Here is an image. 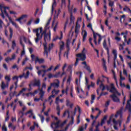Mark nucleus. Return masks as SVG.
Listing matches in <instances>:
<instances>
[{
	"label": "nucleus",
	"mask_w": 131,
	"mask_h": 131,
	"mask_svg": "<svg viewBox=\"0 0 131 131\" xmlns=\"http://www.w3.org/2000/svg\"><path fill=\"white\" fill-rule=\"evenodd\" d=\"M113 120V123L114 124V128L116 130H118V127H121V123L123 122L124 119L122 118V110L118 111L115 115H112L110 118V120L107 121V124L111 123V121Z\"/></svg>",
	"instance_id": "obj_1"
},
{
	"label": "nucleus",
	"mask_w": 131,
	"mask_h": 131,
	"mask_svg": "<svg viewBox=\"0 0 131 131\" xmlns=\"http://www.w3.org/2000/svg\"><path fill=\"white\" fill-rule=\"evenodd\" d=\"M106 89H107V91H109V90H110V92L111 93H113V95H111V97L112 98L114 102H116V103H120L119 99L116 95H118V96H120V93H118V91H117V90L115 88V86H114V83L111 84L110 88L109 86H105L104 84H103V83H101L100 85V89H97V95H100V91H101V90L102 92H104V91H105Z\"/></svg>",
	"instance_id": "obj_2"
},
{
	"label": "nucleus",
	"mask_w": 131,
	"mask_h": 131,
	"mask_svg": "<svg viewBox=\"0 0 131 131\" xmlns=\"http://www.w3.org/2000/svg\"><path fill=\"white\" fill-rule=\"evenodd\" d=\"M33 32L36 33V36H37L36 38H35L36 43L38 42V40L42 37V35H44V40L45 41L51 40V31H49V34H46V31H42V27H40L33 29Z\"/></svg>",
	"instance_id": "obj_3"
},
{
	"label": "nucleus",
	"mask_w": 131,
	"mask_h": 131,
	"mask_svg": "<svg viewBox=\"0 0 131 131\" xmlns=\"http://www.w3.org/2000/svg\"><path fill=\"white\" fill-rule=\"evenodd\" d=\"M81 17H78L77 21L76 23V26H75V34L74 32H70L69 34V37L70 38L68 39L67 42V47L68 49H69V42H70V40L72 39L73 38V42L72 45L74 43V42L75 41L76 37H77V34H78V32H79V29L80 28V25L78 24L79 22H81Z\"/></svg>",
	"instance_id": "obj_4"
},
{
	"label": "nucleus",
	"mask_w": 131,
	"mask_h": 131,
	"mask_svg": "<svg viewBox=\"0 0 131 131\" xmlns=\"http://www.w3.org/2000/svg\"><path fill=\"white\" fill-rule=\"evenodd\" d=\"M9 9H10V7H6L4 4H0V10L2 12L1 16L4 19H5V15L6 16V17L8 18L10 22L12 24L13 26H14L15 28L18 29L19 28V26L17 25V23L13 21L12 17H11L9 15L8 12H7L6 10H9Z\"/></svg>",
	"instance_id": "obj_5"
},
{
	"label": "nucleus",
	"mask_w": 131,
	"mask_h": 131,
	"mask_svg": "<svg viewBox=\"0 0 131 131\" xmlns=\"http://www.w3.org/2000/svg\"><path fill=\"white\" fill-rule=\"evenodd\" d=\"M40 85V82L39 81V80H35L34 83L33 84H30L29 85V89H28V91H31L32 89L31 88V86H38V91H40V92L39 93V95L40 96L39 98H35L34 99V101L35 102H38L39 100H41L42 101V98H43V96H45V91H42V90L39 89V86Z\"/></svg>",
	"instance_id": "obj_6"
},
{
	"label": "nucleus",
	"mask_w": 131,
	"mask_h": 131,
	"mask_svg": "<svg viewBox=\"0 0 131 131\" xmlns=\"http://www.w3.org/2000/svg\"><path fill=\"white\" fill-rule=\"evenodd\" d=\"M86 53V50H85V49L83 48L81 53L76 55V57H77L78 58H76L75 66H77V64H78V61H79V60H81V61H84V60L86 59V56L85 55Z\"/></svg>",
	"instance_id": "obj_7"
},
{
	"label": "nucleus",
	"mask_w": 131,
	"mask_h": 131,
	"mask_svg": "<svg viewBox=\"0 0 131 131\" xmlns=\"http://www.w3.org/2000/svg\"><path fill=\"white\" fill-rule=\"evenodd\" d=\"M75 84H76V89L77 90V92L78 94H80L81 95H83L84 92L81 89V87H80V79H75Z\"/></svg>",
	"instance_id": "obj_8"
},
{
	"label": "nucleus",
	"mask_w": 131,
	"mask_h": 131,
	"mask_svg": "<svg viewBox=\"0 0 131 131\" xmlns=\"http://www.w3.org/2000/svg\"><path fill=\"white\" fill-rule=\"evenodd\" d=\"M28 18V14H23L18 18L16 19V21L19 22L20 24L23 23H26L27 22V19Z\"/></svg>",
	"instance_id": "obj_9"
},
{
	"label": "nucleus",
	"mask_w": 131,
	"mask_h": 131,
	"mask_svg": "<svg viewBox=\"0 0 131 131\" xmlns=\"http://www.w3.org/2000/svg\"><path fill=\"white\" fill-rule=\"evenodd\" d=\"M54 118H55V120L57 121V122L54 121L51 124V126L52 128H59V127H60V122H61V121L59 120V119H58V117H54Z\"/></svg>",
	"instance_id": "obj_10"
},
{
	"label": "nucleus",
	"mask_w": 131,
	"mask_h": 131,
	"mask_svg": "<svg viewBox=\"0 0 131 131\" xmlns=\"http://www.w3.org/2000/svg\"><path fill=\"white\" fill-rule=\"evenodd\" d=\"M58 14H55L54 15V20H53V22L52 23V26L54 27L53 30L54 32H56L57 31V28H58V25L59 24V21L58 20H56L57 18H58Z\"/></svg>",
	"instance_id": "obj_11"
},
{
	"label": "nucleus",
	"mask_w": 131,
	"mask_h": 131,
	"mask_svg": "<svg viewBox=\"0 0 131 131\" xmlns=\"http://www.w3.org/2000/svg\"><path fill=\"white\" fill-rule=\"evenodd\" d=\"M121 35H123L124 41L126 42L127 45H130L131 39L128 38L127 40V34H128V31H125L121 33Z\"/></svg>",
	"instance_id": "obj_12"
},
{
	"label": "nucleus",
	"mask_w": 131,
	"mask_h": 131,
	"mask_svg": "<svg viewBox=\"0 0 131 131\" xmlns=\"http://www.w3.org/2000/svg\"><path fill=\"white\" fill-rule=\"evenodd\" d=\"M93 36L95 45H98V43L97 42V39H98V43H101V40H102V36H101V35L96 33H94Z\"/></svg>",
	"instance_id": "obj_13"
},
{
	"label": "nucleus",
	"mask_w": 131,
	"mask_h": 131,
	"mask_svg": "<svg viewBox=\"0 0 131 131\" xmlns=\"http://www.w3.org/2000/svg\"><path fill=\"white\" fill-rule=\"evenodd\" d=\"M57 82H54L51 83V86H49L48 89L47 91L48 93H50V91L52 89V88H54V89H56V88H59V85L60 84V81H58V80H56Z\"/></svg>",
	"instance_id": "obj_14"
},
{
	"label": "nucleus",
	"mask_w": 131,
	"mask_h": 131,
	"mask_svg": "<svg viewBox=\"0 0 131 131\" xmlns=\"http://www.w3.org/2000/svg\"><path fill=\"white\" fill-rule=\"evenodd\" d=\"M104 80H106L107 82H109V78L108 77H105V76L102 75L101 77H99L97 80V84H100V83H102Z\"/></svg>",
	"instance_id": "obj_15"
},
{
	"label": "nucleus",
	"mask_w": 131,
	"mask_h": 131,
	"mask_svg": "<svg viewBox=\"0 0 131 131\" xmlns=\"http://www.w3.org/2000/svg\"><path fill=\"white\" fill-rule=\"evenodd\" d=\"M41 68L43 69H46V68H48V67L47 66H41L40 67L36 66V69L37 70V74L38 75H40L41 74V72H43V70H41Z\"/></svg>",
	"instance_id": "obj_16"
},
{
	"label": "nucleus",
	"mask_w": 131,
	"mask_h": 131,
	"mask_svg": "<svg viewBox=\"0 0 131 131\" xmlns=\"http://www.w3.org/2000/svg\"><path fill=\"white\" fill-rule=\"evenodd\" d=\"M81 35L82 36V41H85L86 37L88 36V32L84 30V28L83 27L82 28Z\"/></svg>",
	"instance_id": "obj_17"
},
{
	"label": "nucleus",
	"mask_w": 131,
	"mask_h": 131,
	"mask_svg": "<svg viewBox=\"0 0 131 131\" xmlns=\"http://www.w3.org/2000/svg\"><path fill=\"white\" fill-rule=\"evenodd\" d=\"M38 93V90H35L34 93H29L26 94L23 93V97H25V98H26V97H34L36 94Z\"/></svg>",
	"instance_id": "obj_18"
},
{
	"label": "nucleus",
	"mask_w": 131,
	"mask_h": 131,
	"mask_svg": "<svg viewBox=\"0 0 131 131\" xmlns=\"http://www.w3.org/2000/svg\"><path fill=\"white\" fill-rule=\"evenodd\" d=\"M103 46L104 48V49H105V50H106L107 51V58H108V62H110V54L109 53V48H107V43H106V40L105 39L103 42Z\"/></svg>",
	"instance_id": "obj_19"
},
{
	"label": "nucleus",
	"mask_w": 131,
	"mask_h": 131,
	"mask_svg": "<svg viewBox=\"0 0 131 131\" xmlns=\"http://www.w3.org/2000/svg\"><path fill=\"white\" fill-rule=\"evenodd\" d=\"M57 6V2H56V0H53V2L52 3V14L54 13V12H55L56 15H59V13H57V11L55 10V8H56Z\"/></svg>",
	"instance_id": "obj_20"
},
{
	"label": "nucleus",
	"mask_w": 131,
	"mask_h": 131,
	"mask_svg": "<svg viewBox=\"0 0 131 131\" xmlns=\"http://www.w3.org/2000/svg\"><path fill=\"white\" fill-rule=\"evenodd\" d=\"M63 38V32H60V37H59V36H56L55 37H53V41H56L57 39H62Z\"/></svg>",
	"instance_id": "obj_21"
},
{
	"label": "nucleus",
	"mask_w": 131,
	"mask_h": 131,
	"mask_svg": "<svg viewBox=\"0 0 131 131\" xmlns=\"http://www.w3.org/2000/svg\"><path fill=\"white\" fill-rule=\"evenodd\" d=\"M59 92H60L59 90H56L55 89L53 90V91L52 92V95H51L49 98V100H51V99H52V98H55V95H57V94H59Z\"/></svg>",
	"instance_id": "obj_22"
},
{
	"label": "nucleus",
	"mask_w": 131,
	"mask_h": 131,
	"mask_svg": "<svg viewBox=\"0 0 131 131\" xmlns=\"http://www.w3.org/2000/svg\"><path fill=\"white\" fill-rule=\"evenodd\" d=\"M130 102H131V95H130V100L127 101L126 106V108L128 110L129 112H131V105L130 103H129Z\"/></svg>",
	"instance_id": "obj_23"
},
{
	"label": "nucleus",
	"mask_w": 131,
	"mask_h": 131,
	"mask_svg": "<svg viewBox=\"0 0 131 131\" xmlns=\"http://www.w3.org/2000/svg\"><path fill=\"white\" fill-rule=\"evenodd\" d=\"M54 68V66H51L49 68H48L47 70H43V74L42 75V77H43L45 75H46V72H49V71H52L53 70V69Z\"/></svg>",
	"instance_id": "obj_24"
},
{
	"label": "nucleus",
	"mask_w": 131,
	"mask_h": 131,
	"mask_svg": "<svg viewBox=\"0 0 131 131\" xmlns=\"http://www.w3.org/2000/svg\"><path fill=\"white\" fill-rule=\"evenodd\" d=\"M69 12L70 13H71V15H70L71 23H74L75 17H74V16L72 15V9H69Z\"/></svg>",
	"instance_id": "obj_25"
},
{
	"label": "nucleus",
	"mask_w": 131,
	"mask_h": 131,
	"mask_svg": "<svg viewBox=\"0 0 131 131\" xmlns=\"http://www.w3.org/2000/svg\"><path fill=\"white\" fill-rule=\"evenodd\" d=\"M51 23V20H49L46 26H45V30L44 31H46V34H47V30L50 29V24Z\"/></svg>",
	"instance_id": "obj_26"
},
{
	"label": "nucleus",
	"mask_w": 131,
	"mask_h": 131,
	"mask_svg": "<svg viewBox=\"0 0 131 131\" xmlns=\"http://www.w3.org/2000/svg\"><path fill=\"white\" fill-rule=\"evenodd\" d=\"M9 86V83H5V82L2 81V85H1V88L2 90H5V89H7Z\"/></svg>",
	"instance_id": "obj_27"
},
{
	"label": "nucleus",
	"mask_w": 131,
	"mask_h": 131,
	"mask_svg": "<svg viewBox=\"0 0 131 131\" xmlns=\"http://www.w3.org/2000/svg\"><path fill=\"white\" fill-rule=\"evenodd\" d=\"M43 47H44V55H46V56L48 57V55L49 54V50H48V48L47 47V43L45 42L43 43Z\"/></svg>",
	"instance_id": "obj_28"
},
{
	"label": "nucleus",
	"mask_w": 131,
	"mask_h": 131,
	"mask_svg": "<svg viewBox=\"0 0 131 131\" xmlns=\"http://www.w3.org/2000/svg\"><path fill=\"white\" fill-rule=\"evenodd\" d=\"M26 109H27V108L25 105L23 106L22 111H20L18 114L19 115H20V117H23V115L24 114V112L25 111V110H26Z\"/></svg>",
	"instance_id": "obj_29"
},
{
	"label": "nucleus",
	"mask_w": 131,
	"mask_h": 131,
	"mask_svg": "<svg viewBox=\"0 0 131 131\" xmlns=\"http://www.w3.org/2000/svg\"><path fill=\"white\" fill-rule=\"evenodd\" d=\"M24 76V78L26 79L28 78V77L29 76V71H27L26 75L25 74H23L19 76V78H22Z\"/></svg>",
	"instance_id": "obj_30"
},
{
	"label": "nucleus",
	"mask_w": 131,
	"mask_h": 131,
	"mask_svg": "<svg viewBox=\"0 0 131 131\" xmlns=\"http://www.w3.org/2000/svg\"><path fill=\"white\" fill-rule=\"evenodd\" d=\"M59 46H60V51L61 53V51L64 50V47H65V43L63 41H60L59 42Z\"/></svg>",
	"instance_id": "obj_31"
},
{
	"label": "nucleus",
	"mask_w": 131,
	"mask_h": 131,
	"mask_svg": "<svg viewBox=\"0 0 131 131\" xmlns=\"http://www.w3.org/2000/svg\"><path fill=\"white\" fill-rule=\"evenodd\" d=\"M55 103L57 105V108H56L57 111H61V108H60V105H59V97L56 98Z\"/></svg>",
	"instance_id": "obj_32"
},
{
	"label": "nucleus",
	"mask_w": 131,
	"mask_h": 131,
	"mask_svg": "<svg viewBox=\"0 0 131 131\" xmlns=\"http://www.w3.org/2000/svg\"><path fill=\"white\" fill-rule=\"evenodd\" d=\"M70 88L71 89V93H72V92L73 91V86H72V85H70V86H67L66 91V95H68V90H69Z\"/></svg>",
	"instance_id": "obj_33"
},
{
	"label": "nucleus",
	"mask_w": 131,
	"mask_h": 131,
	"mask_svg": "<svg viewBox=\"0 0 131 131\" xmlns=\"http://www.w3.org/2000/svg\"><path fill=\"white\" fill-rule=\"evenodd\" d=\"M39 63V64H41L45 62V60L43 59H39L38 58H36L35 60V63Z\"/></svg>",
	"instance_id": "obj_34"
},
{
	"label": "nucleus",
	"mask_w": 131,
	"mask_h": 131,
	"mask_svg": "<svg viewBox=\"0 0 131 131\" xmlns=\"http://www.w3.org/2000/svg\"><path fill=\"white\" fill-rule=\"evenodd\" d=\"M28 114L29 117H30V118H31L32 116H33L34 114L32 110H30L26 113V115H28Z\"/></svg>",
	"instance_id": "obj_35"
},
{
	"label": "nucleus",
	"mask_w": 131,
	"mask_h": 131,
	"mask_svg": "<svg viewBox=\"0 0 131 131\" xmlns=\"http://www.w3.org/2000/svg\"><path fill=\"white\" fill-rule=\"evenodd\" d=\"M123 11H124L125 12H127V13H128V14H130V15H131V10L130 9L127 7V6H125L124 8H123Z\"/></svg>",
	"instance_id": "obj_36"
},
{
	"label": "nucleus",
	"mask_w": 131,
	"mask_h": 131,
	"mask_svg": "<svg viewBox=\"0 0 131 131\" xmlns=\"http://www.w3.org/2000/svg\"><path fill=\"white\" fill-rule=\"evenodd\" d=\"M70 75L69 76L68 80H67V83H69V84L70 83V81H71V78H72V70H71Z\"/></svg>",
	"instance_id": "obj_37"
},
{
	"label": "nucleus",
	"mask_w": 131,
	"mask_h": 131,
	"mask_svg": "<svg viewBox=\"0 0 131 131\" xmlns=\"http://www.w3.org/2000/svg\"><path fill=\"white\" fill-rule=\"evenodd\" d=\"M120 82H122L123 80H125V78L122 76V72H120Z\"/></svg>",
	"instance_id": "obj_38"
},
{
	"label": "nucleus",
	"mask_w": 131,
	"mask_h": 131,
	"mask_svg": "<svg viewBox=\"0 0 131 131\" xmlns=\"http://www.w3.org/2000/svg\"><path fill=\"white\" fill-rule=\"evenodd\" d=\"M34 126H36V127H38V124L36 122H34V126H31L30 129L31 131L34 129Z\"/></svg>",
	"instance_id": "obj_39"
},
{
	"label": "nucleus",
	"mask_w": 131,
	"mask_h": 131,
	"mask_svg": "<svg viewBox=\"0 0 131 131\" xmlns=\"http://www.w3.org/2000/svg\"><path fill=\"white\" fill-rule=\"evenodd\" d=\"M20 43L23 47V50L21 52V56L22 57V56H24V55H25V49H24V45H23V43H22L21 40L20 41Z\"/></svg>",
	"instance_id": "obj_40"
},
{
	"label": "nucleus",
	"mask_w": 131,
	"mask_h": 131,
	"mask_svg": "<svg viewBox=\"0 0 131 131\" xmlns=\"http://www.w3.org/2000/svg\"><path fill=\"white\" fill-rule=\"evenodd\" d=\"M66 115H68V117H70V114L69 113V110H66L64 113L63 114V117H65Z\"/></svg>",
	"instance_id": "obj_41"
},
{
	"label": "nucleus",
	"mask_w": 131,
	"mask_h": 131,
	"mask_svg": "<svg viewBox=\"0 0 131 131\" xmlns=\"http://www.w3.org/2000/svg\"><path fill=\"white\" fill-rule=\"evenodd\" d=\"M102 62H103V68L105 71H107V67H106V60H105V59L104 58L102 59Z\"/></svg>",
	"instance_id": "obj_42"
},
{
	"label": "nucleus",
	"mask_w": 131,
	"mask_h": 131,
	"mask_svg": "<svg viewBox=\"0 0 131 131\" xmlns=\"http://www.w3.org/2000/svg\"><path fill=\"white\" fill-rule=\"evenodd\" d=\"M67 106L68 107H70V108H72V107L73 106V103H70L69 100H67Z\"/></svg>",
	"instance_id": "obj_43"
},
{
	"label": "nucleus",
	"mask_w": 131,
	"mask_h": 131,
	"mask_svg": "<svg viewBox=\"0 0 131 131\" xmlns=\"http://www.w3.org/2000/svg\"><path fill=\"white\" fill-rule=\"evenodd\" d=\"M19 77H20V76L18 77L15 76L12 78L13 80L16 81V82H15L16 89H17V83L18 82V78H19Z\"/></svg>",
	"instance_id": "obj_44"
},
{
	"label": "nucleus",
	"mask_w": 131,
	"mask_h": 131,
	"mask_svg": "<svg viewBox=\"0 0 131 131\" xmlns=\"http://www.w3.org/2000/svg\"><path fill=\"white\" fill-rule=\"evenodd\" d=\"M112 72L114 74V79H115V80L116 81V84L117 86H118V82H117V79L116 78V75H115V73L114 72V71H112Z\"/></svg>",
	"instance_id": "obj_45"
},
{
	"label": "nucleus",
	"mask_w": 131,
	"mask_h": 131,
	"mask_svg": "<svg viewBox=\"0 0 131 131\" xmlns=\"http://www.w3.org/2000/svg\"><path fill=\"white\" fill-rule=\"evenodd\" d=\"M84 68H85L88 71V72H89V73H92V69H91V67H90V66H84Z\"/></svg>",
	"instance_id": "obj_46"
},
{
	"label": "nucleus",
	"mask_w": 131,
	"mask_h": 131,
	"mask_svg": "<svg viewBox=\"0 0 131 131\" xmlns=\"http://www.w3.org/2000/svg\"><path fill=\"white\" fill-rule=\"evenodd\" d=\"M9 32L10 33V39H11V38H12V37H13V32H14L13 29L11 27L9 28Z\"/></svg>",
	"instance_id": "obj_47"
},
{
	"label": "nucleus",
	"mask_w": 131,
	"mask_h": 131,
	"mask_svg": "<svg viewBox=\"0 0 131 131\" xmlns=\"http://www.w3.org/2000/svg\"><path fill=\"white\" fill-rule=\"evenodd\" d=\"M5 79L7 81V82H10V81H11V76L7 75L5 76Z\"/></svg>",
	"instance_id": "obj_48"
},
{
	"label": "nucleus",
	"mask_w": 131,
	"mask_h": 131,
	"mask_svg": "<svg viewBox=\"0 0 131 131\" xmlns=\"http://www.w3.org/2000/svg\"><path fill=\"white\" fill-rule=\"evenodd\" d=\"M118 45L119 46V49L120 51H122L123 50V48L124 47V43H123V44L118 43Z\"/></svg>",
	"instance_id": "obj_49"
},
{
	"label": "nucleus",
	"mask_w": 131,
	"mask_h": 131,
	"mask_svg": "<svg viewBox=\"0 0 131 131\" xmlns=\"http://www.w3.org/2000/svg\"><path fill=\"white\" fill-rule=\"evenodd\" d=\"M86 127H88V124H85V127L81 126L79 129V131H83L84 129H86Z\"/></svg>",
	"instance_id": "obj_50"
},
{
	"label": "nucleus",
	"mask_w": 131,
	"mask_h": 131,
	"mask_svg": "<svg viewBox=\"0 0 131 131\" xmlns=\"http://www.w3.org/2000/svg\"><path fill=\"white\" fill-rule=\"evenodd\" d=\"M113 54L114 55L115 59H116V58H117V51L115 49H114L113 50Z\"/></svg>",
	"instance_id": "obj_51"
},
{
	"label": "nucleus",
	"mask_w": 131,
	"mask_h": 131,
	"mask_svg": "<svg viewBox=\"0 0 131 131\" xmlns=\"http://www.w3.org/2000/svg\"><path fill=\"white\" fill-rule=\"evenodd\" d=\"M25 91H26V88H24L23 89L19 92V93L18 94V95H16V97H19V96H20V95H21V94H23V93H24V92H25Z\"/></svg>",
	"instance_id": "obj_52"
},
{
	"label": "nucleus",
	"mask_w": 131,
	"mask_h": 131,
	"mask_svg": "<svg viewBox=\"0 0 131 131\" xmlns=\"http://www.w3.org/2000/svg\"><path fill=\"white\" fill-rule=\"evenodd\" d=\"M69 9L70 10L72 9V12H73V13H76V11H77L76 8H73V6H72L71 8H69Z\"/></svg>",
	"instance_id": "obj_53"
},
{
	"label": "nucleus",
	"mask_w": 131,
	"mask_h": 131,
	"mask_svg": "<svg viewBox=\"0 0 131 131\" xmlns=\"http://www.w3.org/2000/svg\"><path fill=\"white\" fill-rule=\"evenodd\" d=\"M95 85H96V84L93 82H91V84L88 85V90H90L91 86H92V88H94L95 86Z\"/></svg>",
	"instance_id": "obj_54"
},
{
	"label": "nucleus",
	"mask_w": 131,
	"mask_h": 131,
	"mask_svg": "<svg viewBox=\"0 0 131 131\" xmlns=\"http://www.w3.org/2000/svg\"><path fill=\"white\" fill-rule=\"evenodd\" d=\"M76 110H78L79 113H80V108L79 107V106H77V107L75 108L74 115H75V114H76Z\"/></svg>",
	"instance_id": "obj_55"
},
{
	"label": "nucleus",
	"mask_w": 131,
	"mask_h": 131,
	"mask_svg": "<svg viewBox=\"0 0 131 131\" xmlns=\"http://www.w3.org/2000/svg\"><path fill=\"white\" fill-rule=\"evenodd\" d=\"M48 78H49L50 79H51V78H54V74H53L52 73H50L49 74H48Z\"/></svg>",
	"instance_id": "obj_56"
},
{
	"label": "nucleus",
	"mask_w": 131,
	"mask_h": 131,
	"mask_svg": "<svg viewBox=\"0 0 131 131\" xmlns=\"http://www.w3.org/2000/svg\"><path fill=\"white\" fill-rule=\"evenodd\" d=\"M2 130L3 131H8V129H7V127L6 126V124L4 123L3 126L2 127Z\"/></svg>",
	"instance_id": "obj_57"
},
{
	"label": "nucleus",
	"mask_w": 131,
	"mask_h": 131,
	"mask_svg": "<svg viewBox=\"0 0 131 131\" xmlns=\"http://www.w3.org/2000/svg\"><path fill=\"white\" fill-rule=\"evenodd\" d=\"M9 13L11 15H13V16H16L17 15V13L15 11H10Z\"/></svg>",
	"instance_id": "obj_58"
},
{
	"label": "nucleus",
	"mask_w": 131,
	"mask_h": 131,
	"mask_svg": "<svg viewBox=\"0 0 131 131\" xmlns=\"http://www.w3.org/2000/svg\"><path fill=\"white\" fill-rule=\"evenodd\" d=\"M108 6H109V7H111V8H112V7H113V6H114V2L110 1Z\"/></svg>",
	"instance_id": "obj_59"
},
{
	"label": "nucleus",
	"mask_w": 131,
	"mask_h": 131,
	"mask_svg": "<svg viewBox=\"0 0 131 131\" xmlns=\"http://www.w3.org/2000/svg\"><path fill=\"white\" fill-rule=\"evenodd\" d=\"M95 98H96V96L94 95H92L91 101V104H93V103H94V100H95Z\"/></svg>",
	"instance_id": "obj_60"
},
{
	"label": "nucleus",
	"mask_w": 131,
	"mask_h": 131,
	"mask_svg": "<svg viewBox=\"0 0 131 131\" xmlns=\"http://www.w3.org/2000/svg\"><path fill=\"white\" fill-rule=\"evenodd\" d=\"M32 21H33V19L31 18L29 20H28V23H27V25L29 26L30 25H31V23H32Z\"/></svg>",
	"instance_id": "obj_61"
},
{
	"label": "nucleus",
	"mask_w": 131,
	"mask_h": 131,
	"mask_svg": "<svg viewBox=\"0 0 131 131\" xmlns=\"http://www.w3.org/2000/svg\"><path fill=\"white\" fill-rule=\"evenodd\" d=\"M15 48H16V41L13 40L12 41V49L15 50Z\"/></svg>",
	"instance_id": "obj_62"
},
{
	"label": "nucleus",
	"mask_w": 131,
	"mask_h": 131,
	"mask_svg": "<svg viewBox=\"0 0 131 131\" xmlns=\"http://www.w3.org/2000/svg\"><path fill=\"white\" fill-rule=\"evenodd\" d=\"M5 61H6V62H7V63H9L10 61H12V60L10 57H8L5 59Z\"/></svg>",
	"instance_id": "obj_63"
},
{
	"label": "nucleus",
	"mask_w": 131,
	"mask_h": 131,
	"mask_svg": "<svg viewBox=\"0 0 131 131\" xmlns=\"http://www.w3.org/2000/svg\"><path fill=\"white\" fill-rule=\"evenodd\" d=\"M40 19L39 18H36V20L34 21V24H39Z\"/></svg>",
	"instance_id": "obj_64"
}]
</instances>
